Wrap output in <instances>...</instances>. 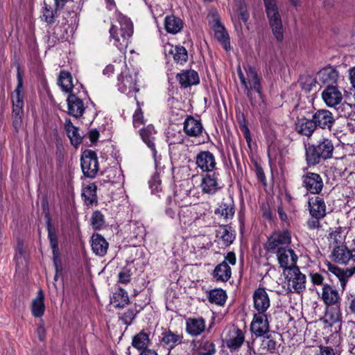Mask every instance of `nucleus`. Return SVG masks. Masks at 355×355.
Wrapping results in <instances>:
<instances>
[{"label":"nucleus","mask_w":355,"mask_h":355,"mask_svg":"<svg viewBox=\"0 0 355 355\" xmlns=\"http://www.w3.org/2000/svg\"><path fill=\"white\" fill-rule=\"evenodd\" d=\"M341 315L340 311L338 309H329L324 315V321L329 326L331 327L338 324V327L340 326Z\"/></svg>","instance_id":"43"},{"label":"nucleus","mask_w":355,"mask_h":355,"mask_svg":"<svg viewBox=\"0 0 355 355\" xmlns=\"http://www.w3.org/2000/svg\"><path fill=\"white\" fill-rule=\"evenodd\" d=\"M320 297L327 306H338L340 301L338 291L327 284L323 285Z\"/></svg>","instance_id":"26"},{"label":"nucleus","mask_w":355,"mask_h":355,"mask_svg":"<svg viewBox=\"0 0 355 355\" xmlns=\"http://www.w3.org/2000/svg\"><path fill=\"white\" fill-rule=\"evenodd\" d=\"M96 186L94 183H91L83 188L82 197L85 204L87 205H93L97 201Z\"/></svg>","instance_id":"41"},{"label":"nucleus","mask_w":355,"mask_h":355,"mask_svg":"<svg viewBox=\"0 0 355 355\" xmlns=\"http://www.w3.org/2000/svg\"><path fill=\"white\" fill-rule=\"evenodd\" d=\"M167 140L171 146L172 144H181L184 141V135L180 130H175L169 128L166 133Z\"/></svg>","instance_id":"50"},{"label":"nucleus","mask_w":355,"mask_h":355,"mask_svg":"<svg viewBox=\"0 0 355 355\" xmlns=\"http://www.w3.org/2000/svg\"><path fill=\"white\" fill-rule=\"evenodd\" d=\"M58 83L63 92L69 93V94L76 93L74 91L75 87L72 82V76L69 72L61 71Z\"/></svg>","instance_id":"37"},{"label":"nucleus","mask_w":355,"mask_h":355,"mask_svg":"<svg viewBox=\"0 0 355 355\" xmlns=\"http://www.w3.org/2000/svg\"><path fill=\"white\" fill-rule=\"evenodd\" d=\"M138 71L136 69L128 68L126 65L117 78L118 90L128 96H133L139 91L137 87Z\"/></svg>","instance_id":"7"},{"label":"nucleus","mask_w":355,"mask_h":355,"mask_svg":"<svg viewBox=\"0 0 355 355\" xmlns=\"http://www.w3.org/2000/svg\"><path fill=\"white\" fill-rule=\"evenodd\" d=\"M150 344L149 335L144 331H141L134 336L132 342V346L138 350H147Z\"/></svg>","instance_id":"42"},{"label":"nucleus","mask_w":355,"mask_h":355,"mask_svg":"<svg viewBox=\"0 0 355 355\" xmlns=\"http://www.w3.org/2000/svg\"><path fill=\"white\" fill-rule=\"evenodd\" d=\"M205 320L202 317L186 320V332L192 337L200 335L205 330Z\"/></svg>","instance_id":"25"},{"label":"nucleus","mask_w":355,"mask_h":355,"mask_svg":"<svg viewBox=\"0 0 355 355\" xmlns=\"http://www.w3.org/2000/svg\"><path fill=\"white\" fill-rule=\"evenodd\" d=\"M350 344L355 346V324H352L350 327V331L348 335Z\"/></svg>","instance_id":"64"},{"label":"nucleus","mask_w":355,"mask_h":355,"mask_svg":"<svg viewBox=\"0 0 355 355\" xmlns=\"http://www.w3.org/2000/svg\"><path fill=\"white\" fill-rule=\"evenodd\" d=\"M91 247L96 255L103 257L107 252L109 243L102 235L94 233L91 238Z\"/></svg>","instance_id":"28"},{"label":"nucleus","mask_w":355,"mask_h":355,"mask_svg":"<svg viewBox=\"0 0 355 355\" xmlns=\"http://www.w3.org/2000/svg\"><path fill=\"white\" fill-rule=\"evenodd\" d=\"M320 74L324 82H334L338 76L337 72L331 69H324Z\"/></svg>","instance_id":"56"},{"label":"nucleus","mask_w":355,"mask_h":355,"mask_svg":"<svg viewBox=\"0 0 355 355\" xmlns=\"http://www.w3.org/2000/svg\"><path fill=\"white\" fill-rule=\"evenodd\" d=\"M68 113L76 118L80 117L85 110L83 101L76 96V93H71L67 98Z\"/></svg>","instance_id":"27"},{"label":"nucleus","mask_w":355,"mask_h":355,"mask_svg":"<svg viewBox=\"0 0 355 355\" xmlns=\"http://www.w3.org/2000/svg\"><path fill=\"white\" fill-rule=\"evenodd\" d=\"M227 295L223 289H214L209 293V301L218 305H223L226 301Z\"/></svg>","instance_id":"46"},{"label":"nucleus","mask_w":355,"mask_h":355,"mask_svg":"<svg viewBox=\"0 0 355 355\" xmlns=\"http://www.w3.org/2000/svg\"><path fill=\"white\" fill-rule=\"evenodd\" d=\"M269 315L268 313H254L250 324V330L256 336H263L269 331Z\"/></svg>","instance_id":"15"},{"label":"nucleus","mask_w":355,"mask_h":355,"mask_svg":"<svg viewBox=\"0 0 355 355\" xmlns=\"http://www.w3.org/2000/svg\"><path fill=\"white\" fill-rule=\"evenodd\" d=\"M37 334L39 339L42 341L44 340L46 336V330L43 322H41L37 329Z\"/></svg>","instance_id":"63"},{"label":"nucleus","mask_w":355,"mask_h":355,"mask_svg":"<svg viewBox=\"0 0 355 355\" xmlns=\"http://www.w3.org/2000/svg\"><path fill=\"white\" fill-rule=\"evenodd\" d=\"M244 340L245 336L243 331L236 327L230 329L225 338L226 345L231 351L240 348Z\"/></svg>","instance_id":"24"},{"label":"nucleus","mask_w":355,"mask_h":355,"mask_svg":"<svg viewBox=\"0 0 355 355\" xmlns=\"http://www.w3.org/2000/svg\"><path fill=\"white\" fill-rule=\"evenodd\" d=\"M322 218H312L307 221V226L309 229L313 230L320 227V220Z\"/></svg>","instance_id":"62"},{"label":"nucleus","mask_w":355,"mask_h":355,"mask_svg":"<svg viewBox=\"0 0 355 355\" xmlns=\"http://www.w3.org/2000/svg\"><path fill=\"white\" fill-rule=\"evenodd\" d=\"M236 264V256L232 252L227 254L224 261L217 265L214 270L213 276L217 282H227L232 276L230 265Z\"/></svg>","instance_id":"10"},{"label":"nucleus","mask_w":355,"mask_h":355,"mask_svg":"<svg viewBox=\"0 0 355 355\" xmlns=\"http://www.w3.org/2000/svg\"><path fill=\"white\" fill-rule=\"evenodd\" d=\"M91 225L94 230H101L105 225L104 216L99 211H96L91 217Z\"/></svg>","instance_id":"54"},{"label":"nucleus","mask_w":355,"mask_h":355,"mask_svg":"<svg viewBox=\"0 0 355 355\" xmlns=\"http://www.w3.org/2000/svg\"><path fill=\"white\" fill-rule=\"evenodd\" d=\"M11 100L12 105V125L16 130H18L22 123V116L24 114V87L23 78L17 69V85L11 94Z\"/></svg>","instance_id":"5"},{"label":"nucleus","mask_w":355,"mask_h":355,"mask_svg":"<svg viewBox=\"0 0 355 355\" xmlns=\"http://www.w3.org/2000/svg\"><path fill=\"white\" fill-rule=\"evenodd\" d=\"M200 187L202 193L210 195L215 194L222 188L218 175L216 173L202 175Z\"/></svg>","instance_id":"18"},{"label":"nucleus","mask_w":355,"mask_h":355,"mask_svg":"<svg viewBox=\"0 0 355 355\" xmlns=\"http://www.w3.org/2000/svg\"><path fill=\"white\" fill-rule=\"evenodd\" d=\"M291 242V232L287 230L273 232L265 244V249L270 253H277L280 250L288 248Z\"/></svg>","instance_id":"9"},{"label":"nucleus","mask_w":355,"mask_h":355,"mask_svg":"<svg viewBox=\"0 0 355 355\" xmlns=\"http://www.w3.org/2000/svg\"><path fill=\"white\" fill-rule=\"evenodd\" d=\"M183 340L182 333L173 331L171 329H165L162 333L161 341L168 349H173L181 344Z\"/></svg>","instance_id":"30"},{"label":"nucleus","mask_w":355,"mask_h":355,"mask_svg":"<svg viewBox=\"0 0 355 355\" xmlns=\"http://www.w3.org/2000/svg\"><path fill=\"white\" fill-rule=\"evenodd\" d=\"M315 355H336V352L331 347L320 345Z\"/></svg>","instance_id":"61"},{"label":"nucleus","mask_w":355,"mask_h":355,"mask_svg":"<svg viewBox=\"0 0 355 355\" xmlns=\"http://www.w3.org/2000/svg\"><path fill=\"white\" fill-rule=\"evenodd\" d=\"M347 99L349 101L340 103L336 110L341 117L349 118L355 120V103L352 102L350 96H347Z\"/></svg>","instance_id":"36"},{"label":"nucleus","mask_w":355,"mask_h":355,"mask_svg":"<svg viewBox=\"0 0 355 355\" xmlns=\"http://www.w3.org/2000/svg\"><path fill=\"white\" fill-rule=\"evenodd\" d=\"M352 264H355V240L353 241L352 246L350 249ZM328 270L334 274L338 279L340 286L344 290L348 278L355 273V266L351 268L343 270L329 263Z\"/></svg>","instance_id":"12"},{"label":"nucleus","mask_w":355,"mask_h":355,"mask_svg":"<svg viewBox=\"0 0 355 355\" xmlns=\"http://www.w3.org/2000/svg\"><path fill=\"white\" fill-rule=\"evenodd\" d=\"M279 346L277 342L270 336H263L260 343V351L262 353L273 352Z\"/></svg>","instance_id":"47"},{"label":"nucleus","mask_w":355,"mask_h":355,"mask_svg":"<svg viewBox=\"0 0 355 355\" xmlns=\"http://www.w3.org/2000/svg\"><path fill=\"white\" fill-rule=\"evenodd\" d=\"M133 33L131 20L121 12H116L110 28V42L121 52L125 53L128 40Z\"/></svg>","instance_id":"1"},{"label":"nucleus","mask_w":355,"mask_h":355,"mask_svg":"<svg viewBox=\"0 0 355 355\" xmlns=\"http://www.w3.org/2000/svg\"><path fill=\"white\" fill-rule=\"evenodd\" d=\"M243 69L245 73L242 71L241 67H238L237 71L239 78L246 92L247 96L251 98L252 92L261 95L260 78L255 69L248 64L243 66Z\"/></svg>","instance_id":"6"},{"label":"nucleus","mask_w":355,"mask_h":355,"mask_svg":"<svg viewBox=\"0 0 355 355\" xmlns=\"http://www.w3.org/2000/svg\"><path fill=\"white\" fill-rule=\"evenodd\" d=\"M178 79L180 84L184 87L197 85L200 82L198 74L194 70L183 71L178 75Z\"/></svg>","instance_id":"35"},{"label":"nucleus","mask_w":355,"mask_h":355,"mask_svg":"<svg viewBox=\"0 0 355 355\" xmlns=\"http://www.w3.org/2000/svg\"><path fill=\"white\" fill-rule=\"evenodd\" d=\"M129 303L128 293L123 289H119L118 292L114 293L112 304L114 306L123 308Z\"/></svg>","instance_id":"45"},{"label":"nucleus","mask_w":355,"mask_h":355,"mask_svg":"<svg viewBox=\"0 0 355 355\" xmlns=\"http://www.w3.org/2000/svg\"><path fill=\"white\" fill-rule=\"evenodd\" d=\"M316 129V126L313 119L306 118L298 119L295 123V131L304 136L311 137Z\"/></svg>","instance_id":"32"},{"label":"nucleus","mask_w":355,"mask_h":355,"mask_svg":"<svg viewBox=\"0 0 355 355\" xmlns=\"http://www.w3.org/2000/svg\"><path fill=\"white\" fill-rule=\"evenodd\" d=\"M53 261L57 272L62 269V262L60 259V253L59 249L53 250Z\"/></svg>","instance_id":"57"},{"label":"nucleus","mask_w":355,"mask_h":355,"mask_svg":"<svg viewBox=\"0 0 355 355\" xmlns=\"http://www.w3.org/2000/svg\"><path fill=\"white\" fill-rule=\"evenodd\" d=\"M214 214L226 223L231 220L235 214V205L233 199L230 197L223 198L218 204V207L214 210Z\"/></svg>","instance_id":"14"},{"label":"nucleus","mask_w":355,"mask_h":355,"mask_svg":"<svg viewBox=\"0 0 355 355\" xmlns=\"http://www.w3.org/2000/svg\"><path fill=\"white\" fill-rule=\"evenodd\" d=\"M282 287L286 293H302L306 290V277L298 267L284 270Z\"/></svg>","instance_id":"3"},{"label":"nucleus","mask_w":355,"mask_h":355,"mask_svg":"<svg viewBox=\"0 0 355 355\" xmlns=\"http://www.w3.org/2000/svg\"><path fill=\"white\" fill-rule=\"evenodd\" d=\"M253 308L255 313H268L270 306V300L264 288H258L253 293Z\"/></svg>","instance_id":"13"},{"label":"nucleus","mask_w":355,"mask_h":355,"mask_svg":"<svg viewBox=\"0 0 355 355\" xmlns=\"http://www.w3.org/2000/svg\"><path fill=\"white\" fill-rule=\"evenodd\" d=\"M136 313L132 309L127 310L121 316V320L125 324H130L135 319Z\"/></svg>","instance_id":"59"},{"label":"nucleus","mask_w":355,"mask_h":355,"mask_svg":"<svg viewBox=\"0 0 355 355\" xmlns=\"http://www.w3.org/2000/svg\"><path fill=\"white\" fill-rule=\"evenodd\" d=\"M64 128L73 146H77L82 142V136L79 133L78 128L75 127L70 119H66Z\"/></svg>","instance_id":"40"},{"label":"nucleus","mask_w":355,"mask_h":355,"mask_svg":"<svg viewBox=\"0 0 355 355\" xmlns=\"http://www.w3.org/2000/svg\"><path fill=\"white\" fill-rule=\"evenodd\" d=\"M216 352L215 345L209 340H202L198 348L199 355H213Z\"/></svg>","instance_id":"53"},{"label":"nucleus","mask_w":355,"mask_h":355,"mask_svg":"<svg viewBox=\"0 0 355 355\" xmlns=\"http://www.w3.org/2000/svg\"><path fill=\"white\" fill-rule=\"evenodd\" d=\"M164 28L167 33L176 34L183 28L182 19L174 15H170L165 17Z\"/></svg>","instance_id":"39"},{"label":"nucleus","mask_w":355,"mask_h":355,"mask_svg":"<svg viewBox=\"0 0 355 355\" xmlns=\"http://www.w3.org/2000/svg\"><path fill=\"white\" fill-rule=\"evenodd\" d=\"M308 209L312 218H323L327 215V206L323 198L313 196L309 198Z\"/></svg>","instance_id":"20"},{"label":"nucleus","mask_w":355,"mask_h":355,"mask_svg":"<svg viewBox=\"0 0 355 355\" xmlns=\"http://www.w3.org/2000/svg\"><path fill=\"white\" fill-rule=\"evenodd\" d=\"M214 36L216 40L221 44L223 47L228 51L230 49V42L227 32L225 27L220 23L218 20H216L214 25Z\"/></svg>","instance_id":"34"},{"label":"nucleus","mask_w":355,"mask_h":355,"mask_svg":"<svg viewBox=\"0 0 355 355\" xmlns=\"http://www.w3.org/2000/svg\"><path fill=\"white\" fill-rule=\"evenodd\" d=\"M334 145L327 138L321 139L317 144L309 146L306 149V159L309 165L318 164L322 159H327L332 157Z\"/></svg>","instance_id":"4"},{"label":"nucleus","mask_w":355,"mask_h":355,"mask_svg":"<svg viewBox=\"0 0 355 355\" xmlns=\"http://www.w3.org/2000/svg\"><path fill=\"white\" fill-rule=\"evenodd\" d=\"M310 279L311 281V283L315 286H322L324 284V277L323 276L318 273V272H311L310 275Z\"/></svg>","instance_id":"60"},{"label":"nucleus","mask_w":355,"mask_h":355,"mask_svg":"<svg viewBox=\"0 0 355 355\" xmlns=\"http://www.w3.org/2000/svg\"><path fill=\"white\" fill-rule=\"evenodd\" d=\"M276 254L279 264L284 270L297 267L295 265L297 261V256L293 249L288 247L280 250Z\"/></svg>","instance_id":"22"},{"label":"nucleus","mask_w":355,"mask_h":355,"mask_svg":"<svg viewBox=\"0 0 355 355\" xmlns=\"http://www.w3.org/2000/svg\"><path fill=\"white\" fill-rule=\"evenodd\" d=\"M131 275V270L128 267H123L118 275L119 282L121 284H127L130 282Z\"/></svg>","instance_id":"55"},{"label":"nucleus","mask_w":355,"mask_h":355,"mask_svg":"<svg viewBox=\"0 0 355 355\" xmlns=\"http://www.w3.org/2000/svg\"><path fill=\"white\" fill-rule=\"evenodd\" d=\"M45 311L44 296L43 292L38 291L37 296L32 300L31 312L34 317H42Z\"/></svg>","instance_id":"38"},{"label":"nucleus","mask_w":355,"mask_h":355,"mask_svg":"<svg viewBox=\"0 0 355 355\" xmlns=\"http://www.w3.org/2000/svg\"><path fill=\"white\" fill-rule=\"evenodd\" d=\"M178 212L181 223L186 227H201L209 225L210 220V206L208 203H198L193 205H180Z\"/></svg>","instance_id":"2"},{"label":"nucleus","mask_w":355,"mask_h":355,"mask_svg":"<svg viewBox=\"0 0 355 355\" xmlns=\"http://www.w3.org/2000/svg\"><path fill=\"white\" fill-rule=\"evenodd\" d=\"M302 185L311 193H319L323 188V181L320 175L315 173L307 172L302 178Z\"/></svg>","instance_id":"16"},{"label":"nucleus","mask_w":355,"mask_h":355,"mask_svg":"<svg viewBox=\"0 0 355 355\" xmlns=\"http://www.w3.org/2000/svg\"><path fill=\"white\" fill-rule=\"evenodd\" d=\"M57 10L56 9L53 10L49 6L44 3L42 10V20L48 24L54 23L57 17Z\"/></svg>","instance_id":"49"},{"label":"nucleus","mask_w":355,"mask_h":355,"mask_svg":"<svg viewBox=\"0 0 355 355\" xmlns=\"http://www.w3.org/2000/svg\"><path fill=\"white\" fill-rule=\"evenodd\" d=\"M156 131L152 125H148L146 128L140 130V136L143 141L151 150L153 156L155 161L156 168L158 166V159H160L157 155V150L155 149V144L154 143L155 138Z\"/></svg>","instance_id":"23"},{"label":"nucleus","mask_w":355,"mask_h":355,"mask_svg":"<svg viewBox=\"0 0 355 355\" xmlns=\"http://www.w3.org/2000/svg\"><path fill=\"white\" fill-rule=\"evenodd\" d=\"M164 49L165 54L173 55L174 60L178 63L183 64L188 59L187 51L184 46L166 44Z\"/></svg>","instance_id":"31"},{"label":"nucleus","mask_w":355,"mask_h":355,"mask_svg":"<svg viewBox=\"0 0 355 355\" xmlns=\"http://www.w3.org/2000/svg\"><path fill=\"white\" fill-rule=\"evenodd\" d=\"M143 112L141 107H138L133 114V125L135 128L139 127L143 124Z\"/></svg>","instance_id":"58"},{"label":"nucleus","mask_w":355,"mask_h":355,"mask_svg":"<svg viewBox=\"0 0 355 355\" xmlns=\"http://www.w3.org/2000/svg\"><path fill=\"white\" fill-rule=\"evenodd\" d=\"M46 228L48 232V239L51 250H58V239L57 232L55 227L52 225L51 220L49 217L47 218L46 220Z\"/></svg>","instance_id":"44"},{"label":"nucleus","mask_w":355,"mask_h":355,"mask_svg":"<svg viewBox=\"0 0 355 355\" xmlns=\"http://www.w3.org/2000/svg\"><path fill=\"white\" fill-rule=\"evenodd\" d=\"M233 10L237 15L239 19L243 21L244 23L247 22L249 18V15L247 12L246 6L243 1H236L234 3Z\"/></svg>","instance_id":"51"},{"label":"nucleus","mask_w":355,"mask_h":355,"mask_svg":"<svg viewBox=\"0 0 355 355\" xmlns=\"http://www.w3.org/2000/svg\"><path fill=\"white\" fill-rule=\"evenodd\" d=\"M322 98L329 107H336L343 100V94L336 86H327L322 93Z\"/></svg>","instance_id":"21"},{"label":"nucleus","mask_w":355,"mask_h":355,"mask_svg":"<svg viewBox=\"0 0 355 355\" xmlns=\"http://www.w3.org/2000/svg\"><path fill=\"white\" fill-rule=\"evenodd\" d=\"M81 168L83 174L94 178L99 169L96 153L92 150H86L81 156Z\"/></svg>","instance_id":"11"},{"label":"nucleus","mask_w":355,"mask_h":355,"mask_svg":"<svg viewBox=\"0 0 355 355\" xmlns=\"http://www.w3.org/2000/svg\"><path fill=\"white\" fill-rule=\"evenodd\" d=\"M269 24L272 34L278 42L284 39V28L275 0H263Z\"/></svg>","instance_id":"8"},{"label":"nucleus","mask_w":355,"mask_h":355,"mask_svg":"<svg viewBox=\"0 0 355 355\" xmlns=\"http://www.w3.org/2000/svg\"><path fill=\"white\" fill-rule=\"evenodd\" d=\"M183 125L184 131L189 137H197L202 132L203 127L202 123L191 116L187 117Z\"/></svg>","instance_id":"29"},{"label":"nucleus","mask_w":355,"mask_h":355,"mask_svg":"<svg viewBox=\"0 0 355 355\" xmlns=\"http://www.w3.org/2000/svg\"><path fill=\"white\" fill-rule=\"evenodd\" d=\"M160 159H158V165L160 164ZM158 167L156 168V173L152 176L151 179L149 181V187L151 189L153 193H158L162 191V186H161V180L159 177V174L158 173Z\"/></svg>","instance_id":"52"},{"label":"nucleus","mask_w":355,"mask_h":355,"mask_svg":"<svg viewBox=\"0 0 355 355\" xmlns=\"http://www.w3.org/2000/svg\"><path fill=\"white\" fill-rule=\"evenodd\" d=\"M196 164L202 172H213L216 167L215 156L209 150L200 151L196 157Z\"/></svg>","instance_id":"17"},{"label":"nucleus","mask_w":355,"mask_h":355,"mask_svg":"<svg viewBox=\"0 0 355 355\" xmlns=\"http://www.w3.org/2000/svg\"><path fill=\"white\" fill-rule=\"evenodd\" d=\"M333 259L341 264H352L350 249L345 245L336 247L331 253Z\"/></svg>","instance_id":"33"},{"label":"nucleus","mask_w":355,"mask_h":355,"mask_svg":"<svg viewBox=\"0 0 355 355\" xmlns=\"http://www.w3.org/2000/svg\"><path fill=\"white\" fill-rule=\"evenodd\" d=\"M315 126L322 129L331 130L335 122L333 114L328 110L322 109L317 110L312 117Z\"/></svg>","instance_id":"19"},{"label":"nucleus","mask_w":355,"mask_h":355,"mask_svg":"<svg viewBox=\"0 0 355 355\" xmlns=\"http://www.w3.org/2000/svg\"><path fill=\"white\" fill-rule=\"evenodd\" d=\"M216 237L221 239L226 246L230 245L234 239V234L230 232L226 226H220L216 230Z\"/></svg>","instance_id":"48"}]
</instances>
